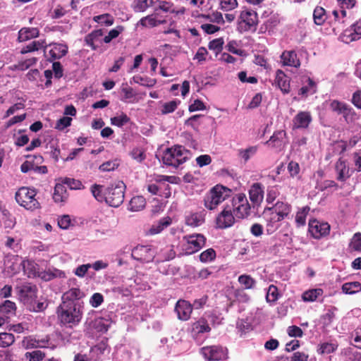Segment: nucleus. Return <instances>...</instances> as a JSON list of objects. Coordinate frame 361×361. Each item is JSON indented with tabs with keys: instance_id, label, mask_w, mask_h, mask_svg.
I'll return each instance as SVG.
<instances>
[{
	"instance_id": "22",
	"label": "nucleus",
	"mask_w": 361,
	"mask_h": 361,
	"mask_svg": "<svg viewBox=\"0 0 361 361\" xmlns=\"http://www.w3.org/2000/svg\"><path fill=\"white\" fill-rule=\"evenodd\" d=\"M249 195L253 204H259L264 198V188L261 183H255L249 190Z\"/></svg>"
},
{
	"instance_id": "34",
	"label": "nucleus",
	"mask_w": 361,
	"mask_h": 361,
	"mask_svg": "<svg viewBox=\"0 0 361 361\" xmlns=\"http://www.w3.org/2000/svg\"><path fill=\"white\" fill-rule=\"evenodd\" d=\"M210 330V326H209L207 322L204 319H201L194 322L191 326V331L194 334L209 332Z\"/></svg>"
},
{
	"instance_id": "55",
	"label": "nucleus",
	"mask_w": 361,
	"mask_h": 361,
	"mask_svg": "<svg viewBox=\"0 0 361 361\" xmlns=\"http://www.w3.org/2000/svg\"><path fill=\"white\" fill-rule=\"evenodd\" d=\"M179 103V101L176 100L164 103L162 105L161 114H167L173 112L177 109Z\"/></svg>"
},
{
	"instance_id": "63",
	"label": "nucleus",
	"mask_w": 361,
	"mask_h": 361,
	"mask_svg": "<svg viewBox=\"0 0 361 361\" xmlns=\"http://www.w3.org/2000/svg\"><path fill=\"white\" fill-rule=\"evenodd\" d=\"M287 334L290 337L301 338L303 335V331L300 327L293 325L288 327Z\"/></svg>"
},
{
	"instance_id": "54",
	"label": "nucleus",
	"mask_w": 361,
	"mask_h": 361,
	"mask_svg": "<svg viewBox=\"0 0 361 361\" xmlns=\"http://www.w3.org/2000/svg\"><path fill=\"white\" fill-rule=\"evenodd\" d=\"M342 114L348 123H352L359 118L354 109L350 107L348 105L345 109H344Z\"/></svg>"
},
{
	"instance_id": "64",
	"label": "nucleus",
	"mask_w": 361,
	"mask_h": 361,
	"mask_svg": "<svg viewBox=\"0 0 361 361\" xmlns=\"http://www.w3.org/2000/svg\"><path fill=\"white\" fill-rule=\"evenodd\" d=\"M353 162L355 165L354 171H361V149L355 152L353 154Z\"/></svg>"
},
{
	"instance_id": "33",
	"label": "nucleus",
	"mask_w": 361,
	"mask_h": 361,
	"mask_svg": "<svg viewBox=\"0 0 361 361\" xmlns=\"http://www.w3.org/2000/svg\"><path fill=\"white\" fill-rule=\"evenodd\" d=\"M146 205L145 199L142 196L133 197L129 203L128 209L131 212H140Z\"/></svg>"
},
{
	"instance_id": "48",
	"label": "nucleus",
	"mask_w": 361,
	"mask_h": 361,
	"mask_svg": "<svg viewBox=\"0 0 361 361\" xmlns=\"http://www.w3.org/2000/svg\"><path fill=\"white\" fill-rule=\"evenodd\" d=\"M46 356V354L40 350H35L32 352H27L25 357L29 361H42Z\"/></svg>"
},
{
	"instance_id": "35",
	"label": "nucleus",
	"mask_w": 361,
	"mask_h": 361,
	"mask_svg": "<svg viewBox=\"0 0 361 361\" xmlns=\"http://www.w3.org/2000/svg\"><path fill=\"white\" fill-rule=\"evenodd\" d=\"M94 22L97 23L99 26L109 27L114 24V18L108 13L96 16L93 17Z\"/></svg>"
},
{
	"instance_id": "10",
	"label": "nucleus",
	"mask_w": 361,
	"mask_h": 361,
	"mask_svg": "<svg viewBox=\"0 0 361 361\" xmlns=\"http://www.w3.org/2000/svg\"><path fill=\"white\" fill-rule=\"evenodd\" d=\"M229 206L236 218L243 219L250 214V206L245 194L239 193L234 196Z\"/></svg>"
},
{
	"instance_id": "45",
	"label": "nucleus",
	"mask_w": 361,
	"mask_h": 361,
	"mask_svg": "<svg viewBox=\"0 0 361 361\" xmlns=\"http://www.w3.org/2000/svg\"><path fill=\"white\" fill-rule=\"evenodd\" d=\"M130 121V118L124 113L118 114L111 118V123L113 126L122 127Z\"/></svg>"
},
{
	"instance_id": "14",
	"label": "nucleus",
	"mask_w": 361,
	"mask_h": 361,
	"mask_svg": "<svg viewBox=\"0 0 361 361\" xmlns=\"http://www.w3.org/2000/svg\"><path fill=\"white\" fill-rule=\"evenodd\" d=\"M155 250L150 245H137L131 252L133 259L142 262H149L155 256Z\"/></svg>"
},
{
	"instance_id": "17",
	"label": "nucleus",
	"mask_w": 361,
	"mask_h": 361,
	"mask_svg": "<svg viewBox=\"0 0 361 361\" xmlns=\"http://www.w3.org/2000/svg\"><path fill=\"white\" fill-rule=\"evenodd\" d=\"M361 37V18L346 29L340 37L342 42L350 43Z\"/></svg>"
},
{
	"instance_id": "41",
	"label": "nucleus",
	"mask_w": 361,
	"mask_h": 361,
	"mask_svg": "<svg viewBox=\"0 0 361 361\" xmlns=\"http://www.w3.org/2000/svg\"><path fill=\"white\" fill-rule=\"evenodd\" d=\"M15 342V336L13 334L7 332L0 333V348H8Z\"/></svg>"
},
{
	"instance_id": "27",
	"label": "nucleus",
	"mask_w": 361,
	"mask_h": 361,
	"mask_svg": "<svg viewBox=\"0 0 361 361\" xmlns=\"http://www.w3.org/2000/svg\"><path fill=\"white\" fill-rule=\"evenodd\" d=\"M39 31L36 27H23L18 32V40L25 42L39 36Z\"/></svg>"
},
{
	"instance_id": "58",
	"label": "nucleus",
	"mask_w": 361,
	"mask_h": 361,
	"mask_svg": "<svg viewBox=\"0 0 361 361\" xmlns=\"http://www.w3.org/2000/svg\"><path fill=\"white\" fill-rule=\"evenodd\" d=\"M71 118L68 116H63L57 121L55 128L59 130H63L66 128L71 126Z\"/></svg>"
},
{
	"instance_id": "24",
	"label": "nucleus",
	"mask_w": 361,
	"mask_h": 361,
	"mask_svg": "<svg viewBox=\"0 0 361 361\" xmlns=\"http://www.w3.org/2000/svg\"><path fill=\"white\" fill-rule=\"evenodd\" d=\"M275 84L283 94H288L290 92V79L281 70L276 71Z\"/></svg>"
},
{
	"instance_id": "60",
	"label": "nucleus",
	"mask_w": 361,
	"mask_h": 361,
	"mask_svg": "<svg viewBox=\"0 0 361 361\" xmlns=\"http://www.w3.org/2000/svg\"><path fill=\"white\" fill-rule=\"evenodd\" d=\"M238 44L235 40L228 42V43L226 45L228 51L237 54L238 56H243L244 54V51L240 49H238Z\"/></svg>"
},
{
	"instance_id": "30",
	"label": "nucleus",
	"mask_w": 361,
	"mask_h": 361,
	"mask_svg": "<svg viewBox=\"0 0 361 361\" xmlns=\"http://www.w3.org/2000/svg\"><path fill=\"white\" fill-rule=\"evenodd\" d=\"M204 222V214L199 212L190 213L185 216L186 225L191 227H197Z\"/></svg>"
},
{
	"instance_id": "9",
	"label": "nucleus",
	"mask_w": 361,
	"mask_h": 361,
	"mask_svg": "<svg viewBox=\"0 0 361 361\" xmlns=\"http://www.w3.org/2000/svg\"><path fill=\"white\" fill-rule=\"evenodd\" d=\"M206 243V238L200 233H194L183 236V250L186 255H192L202 249Z\"/></svg>"
},
{
	"instance_id": "2",
	"label": "nucleus",
	"mask_w": 361,
	"mask_h": 361,
	"mask_svg": "<svg viewBox=\"0 0 361 361\" xmlns=\"http://www.w3.org/2000/svg\"><path fill=\"white\" fill-rule=\"evenodd\" d=\"M81 310L82 308L61 302L57 310L59 319L62 324L73 327L81 320Z\"/></svg>"
},
{
	"instance_id": "47",
	"label": "nucleus",
	"mask_w": 361,
	"mask_h": 361,
	"mask_svg": "<svg viewBox=\"0 0 361 361\" xmlns=\"http://www.w3.org/2000/svg\"><path fill=\"white\" fill-rule=\"evenodd\" d=\"M310 211L309 207H304L300 209L295 216V222L298 226H304L306 222V216Z\"/></svg>"
},
{
	"instance_id": "44",
	"label": "nucleus",
	"mask_w": 361,
	"mask_h": 361,
	"mask_svg": "<svg viewBox=\"0 0 361 361\" xmlns=\"http://www.w3.org/2000/svg\"><path fill=\"white\" fill-rule=\"evenodd\" d=\"M154 0H137L133 4V9L135 12H143L147 8L152 6Z\"/></svg>"
},
{
	"instance_id": "28",
	"label": "nucleus",
	"mask_w": 361,
	"mask_h": 361,
	"mask_svg": "<svg viewBox=\"0 0 361 361\" xmlns=\"http://www.w3.org/2000/svg\"><path fill=\"white\" fill-rule=\"evenodd\" d=\"M16 303L11 300H5L0 305V315H3L7 319L16 314Z\"/></svg>"
},
{
	"instance_id": "31",
	"label": "nucleus",
	"mask_w": 361,
	"mask_h": 361,
	"mask_svg": "<svg viewBox=\"0 0 361 361\" xmlns=\"http://www.w3.org/2000/svg\"><path fill=\"white\" fill-rule=\"evenodd\" d=\"M42 48H44V54L47 55V46L46 44L45 41L44 40L32 41V42H30L25 47H24L21 49L20 53L23 54H27L29 52L38 51L39 49H40Z\"/></svg>"
},
{
	"instance_id": "16",
	"label": "nucleus",
	"mask_w": 361,
	"mask_h": 361,
	"mask_svg": "<svg viewBox=\"0 0 361 361\" xmlns=\"http://www.w3.org/2000/svg\"><path fill=\"white\" fill-rule=\"evenodd\" d=\"M336 179L341 182L347 180L354 173V169L350 168L347 160L340 158L335 164Z\"/></svg>"
},
{
	"instance_id": "53",
	"label": "nucleus",
	"mask_w": 361,
	"mask_h": 361,
	"mask_svg": "<svg viewBox=\"0 0 361 361\" xmlns=\"http://www.w3.org/2000/svg\"><path fill=\"white\" fill-rule=\"evenodd\" d=\"M224 44V41L223 38L220 37L211 41L209 43L208 47L210 50L215 51L217 54L221 51Z\"/></svg>"
},
{
	"instance_id": "29",
	"label": "nucleus",
	"mask_w": 361,
	"mask_h": 361,
	"mask_svg": "<svg viewBox=\"0 0 361 361\" xmlns=\"http://www.w3.org/2000/svg\"><path fill=\"white\" fill-rule=\"evenodd\" d=\"M172 222L169 216H166L161 219L159 221L155 223L149 228L148 233L151 235H155L161 233L164 229L171 225Z\"/></svg>"
},
{
	"instance_id": "61",
	"label": "nucleus",
	"mask_w": 361,
	"mask_h": 361,
	"mask_svg": "<svg viewBox=\"0 0 361 361\" xmlns=\"http://www.w3.org/2000/svg\"><path fill=\"white\" fill-rule=\"evenodd\" d=\"M338 348V345L334 343H324L320 345L321 353H331L335 351Z\"/></svg>"
},
{
	"instance_id": "51",
	"label": "nucleus",
	"mask_w": 361,
	"mask_h": 361,
	"mask_svg": "<svg viewBox=\"0 0 361 361\" xmlns=\"http://www.w3.org/2000/svg\"><path fill=\"white\" fill-rule=\"evenodd\" d=\"M110 324L109 320L101 318L95 320L94 326L98 331L106 332L108 331Z\"/></svg>"
},
{
	"instance_id": "5",
	"label": "nucleus",
	"mask_w": 361,
	"mask_h": 361,
	"mask_svg": "<svg viewBox=\"0 0 361 361\" xmlns=\"http://www.w3.org/2000/svg\"><path fill=\"white\" fill-rule=\"evenodd\" d=\"M35 189L22 187L16 192L15 198L19 205L28 210H35L40 207V204L35 198Z\"/></svg>"
},
{
	"instance_id": "62",
	"label": "nucleus",
	"mask_w": 361,
	"mask_h": 361,
	"mask_svg": "<svg viewBox=\"0 0 361 361\" xmlns=\"http://www.w3.org/2000/svg\"><path fill=\"white\" fill-rule=\"evenodd\" d=\"M118 166V163L116 160L114 161H108L103 163L99 166V169L102 171H111L114 170Z\"/></svg>"
},
{
	"instance_id": "49",
	"label": "nucleus",
	"mask_w": 361,
	"mask_h": 361,
	"mask_svg": "<svg viewBox=\"0 0 361 361\" xmlns=\"http://www.w3.org/2000/svg\"><path fill=\"white\" fill-rule=\"evenodd\" d=\"M279 290L274 285H270L268 288L266 300L268 302H274L279 298Z\"/></svg>"
},
{
	"instance_id": "52",
	"label": "nucleus",
	"mask_w": 361,
	"mask_h": 361,
	"mask_svg": "<svg viewBox=\"0 0 361 361\" xmlns=\"http://www.w3.org/2000/svg\"><path fill=\"white\" fill-rule=\"evenodd\" d=\"M238 6L237 0H220V8L224 11H229Z\"/></svg>"
},
{
	"instance_id": "37",
	"label": "nucleus",
	"mask_w": 361,
	"mask_h": 361,
	"mask_svg": "<svg viewBox=\"0 0 361 361\" xmlns=\"http://www.w3.org/2000/svg\"><path fill=\"white\" fill-rule=\"evenodd\" d=\"M313 19L316 25H323L326 20L325 9L321 6H317L313 12Z\"/></svg>"
},
{
	"instance_id": "38",
	"label": "nucleus",
	"mask_w": 361,
	"mask_h": 361,
	"mask_svg": "<svg viewBox=\"0 0 361 361\" xmlns=\"http://www.w3.org/2000/svg\"><path fill=\"white\" fill-rule=\"evenodd\" d=\"M323 290L321 288L308 290L303 293L302 298L305 302H314L322 295Z\"/></svg>"
},
{
	"instance_id": "25",
	"label": "nucleus",
	"mask_w": 361,
	"mask_h": 361,
	"mask_svg": "<svg viewBox=\"0 0 361 361\" xmlns=\"http://www.w3.org/2000/svg\"><path fill=\"white\" fill-rule=\"evenodd\" d=\"M317 92V84L311 79L307 78L305 81L303 82L302 87L298 91V94L302 97H307L309 95H312Z\"/></svg>"
},
{
	"instance_id": "36",
	"label": "nucleus",
	"mask_w": 361,
	"mask_h": 361,
	"mask_svg": "<svg viewBox=\"0 0 361 361\" xmlns=\"http://www.w3.org/2000/svg\"><path fill=\"white\" fill-rule=\"evenodd\" d=\"M92 195L98 202H106V197L107 195L106 188L104 185H94L92 189Z\"/></svg>"
},
{
	"instance_id": "23",
	"label": "nucleus",
	"mask_w": 361,
	"mask_h": 361,
	"mask_svg": "<svg viewBox=\"0 0 361 361\" xmlns=\"http://www.w3.org/2000/svg\"><path fill=\"white\" fill-rule=\"evenodd\" d=\"M281 59L283 66L295 68H298L300 66V61L294 51H284L281 56Z\"/></svg>"
},
{
	"instance_id": "19",
	"label": "nucleus",
	"mask_w": 361,
	"mask_h": 361,
	"mask_svg": "<svg viewBox=\"0 0 361 361\" xmlns=\"http://www.w3.org/2000/svg\"><path fill=\"white\" fill-rule=\"evenodd\" d=\"M192 311L191 304L184 300H179L176 305L175 312L177 313L178 318L182 321H187L190 319Z\"/></svg>"
},
{
	"instance_id": "12",
	"label": "nucleus",
	"mask_w": 361,
	"mask_h": 361,
	"mask_svg": "<svg viewBox=\"0 0 361 361\" xmlns=\"http://www.w3.org/2000/svg\"><path fill=\"white\" fill-rule=\"evenodd\" d=\"M233 207L226 204L223 210L216 218V226L220 229H225L231 227L235 221L234 214L232 211Z\"/></svg>"
},
{
	"instance_id": "18",
	"label": "nucleus",
	"mask_w": 361,
	"mask_h": 361,
	"mask_svg": "<svg viewBox=\"0 0 361 361\" xmlns=\"http://www.w3.org/2000/svg\"><path fill=\"white\" fill-rule=\"evenodd\" d=\"M312 121V117L310 111H299L293 119V126L294 129H305Z\"/></svg>"
},
{
	"instance_id": "26",
	"label": "nucleus",
	"mask_w": 361,
	"mask_h": 361,
	"mask_svg": "<svg viewBox=\"0 0 361 361\" xmlns=\"http://www.w3.org/2000/svg\"><path fill=\"white\" fill-rule=\"evenodd\" d=\"M68 197V194L65 185L63 183H56L53 194V200L54 202L56 203L65 202L67 201Z\"/></svg>"
},
{
	"instance_id": "13",
	"label": "nucleus",
	"mask_w": 361,
	"mask_h": 361,
	"mask_svg": "<svg viewBox=\"0 0 361 361\" xmlns=\"http://www.w3.org/2000/svg\"><path fill=\"white\" fill-rule=\"evenodd\" d=\"M201 354L206 360L217 361L227 357V349L219 345L205 346L201 348Z\"/></svg>"
},
{
	"instance_id": "56",
	"label": "nucleus",
	"mask_w": 361,
	"mask_h": 361,
	"mask_svg": "<svg viewBox=\"0 0 361 361\" xmlns=\"http://www.w3.org/2000/svg\"><path fill=\"white\" fill-rule=\"evenodd\" d=\"M238 282L247 289L252 288L255 286V280L248 275H241L238 277Z\"/></svg>"
},
{
	"instance_id": "57",
	"label": "nucleus",
	"mask_w": 361,
	"mask_h": 361,
	"mask_svg": "<svg viewBox=\"0 0 361 361\" xmlns=\"http://www.w3.org/2000/svg\"><path fill=\"white\" fill-rule=\"evenodd\" d=\"M61 276H64V273L61 271L55 269L54 271H50V270L45 271L43 274V276H42V278L43 279H44L45 281H51L54 278L61 277Z\"/></svg>"
},
{
	"instance_id": "39",
	"label": "nucleus",
	"mask_w": 361,
	"mask_h": 361,
	"mask_svg": "<svg viewBox=\"0 0 361 361\" xmlns=\"http://www.w3.org/2000/svg\"><path fill=\"white\" fill-rule=\"evenodd\" d=\"M124 30L123 26L118 25L115 28L111 29L109 31L108 34L105 35L102 39L100 40L101 42H104L106 44L110 43L113 39L117 38L121 33Z\"/></svg>"
},
{
	"instance_id": "6",
	"label": "nucleus",
	"mask_w": 361,
	"mask_h": 361,
	"mask_svg": "<svg viewBox=\"0 0 361 361\" xmlns=\"http://www.w3.org/2000/svg\"><path fill=\"white\" fill-rule=\"evenodd\" d=\"M259 23L257 12L252 9H244L240 11L238 18V30L245 32L250 30L255 31Z\"/></svg>"
},
{
	"instance_id": "3",
	"label": "nucleus",
	"mask_w": 361,
	"mask_h": 361,
	"mask_svg": "<svg viewBox=\"0 0 361 361\" xmlns=\"http://www.w3.org/2000/svg\"><path fill=\"white\" fill-rule=\"evenodd\" d=\"M231 190L222 185H216L204 197V206L209 210L214 209L231 195Z\"/></svg>"
},
{
	"instance_id": "43",
	"label": "nucleus",
	"mask_w": 361,
	"mask_h": 361,
	"mask_svg": "<svg viewBox=\"0 0 361 361\" xmlns=\"http://www.w3.org/2000/svg\"><path fill=\"white\" fill-rule=\"evenodd\" d=\"M349 249L352 251L361 252V233H355L349 243Z\"/></svg>"
},
{
	"instance_id": "32",
	"label": "nucleus",
	"mask_w": 361,
	"mask_h": 361,
	"mask_svg": "<svg viewBox=\"0 0 361 361\" xmlns=\"http://www.w3.org/2000/svg\"><path fill=\"white\" fill-rule=\"evenodd\" d=\"M157 14L154 13L144 17L140 20L139 23L144 27H152L166 23L164 19H159L157 18Z\"/></svg>"
},
{
	"instance_id": "8",
	"label": "nucleus",
	"mask_w": 361,
	"mask_h": 361,
	"mask_svg": "<svg viewBox=\"0 0 361 361\" xmlns=\"http://www.w3.org/2000/svg\"><path fill=\"white\" fill-rule=\"evenodd\" d=\"M125 189L126 185L122 181H118L106 188V204L114 207H119L124 200Z\"/></svg>"
},
{
	"instance_id": "40",
	"label": "nucleus",
	"mask_w": 361,
	"mask_h": 361,
	"mask_svg": "<svg viewBox=\"0 0 361 361\" xmlns=\"http://www.w3.org/2000/svg\"><path fill=\"white\" fill-rule=\"evenodd\" d=\"M257 152V146H251L246 149H240L238 150V154L240 158L247 161L252 157H253Z\"/></svg>"
},
{
	"instance_id": "4",
	"label": "nucleus",
	"mask_w": 361,
	"mask_h": 361,
	"mask_svg": "<svg viewBox=\"0 0 361 361\" xmlns=\"http://www.w3.org/2000/svg\"><path fill=\"white\" fill-rule=\"evenodd\" d=\"M190 152L182 146L168 149L164 154L163 162L169 166L178 167L190 158Z\"/></svg>"
},
{
	"instance_id": "50",
	"label": "nucleus",
	"mask_w": 361,
	"mask_h": 361,
	"mask_svg": "<svg viewBox=\"0 0 361 361\" xmlns=\"http://www.w3.org/2000/svg\"><path fill=\"white\" fill-rule=\"evenodd\" d=\"M215 257L216 252L212 248H209L200 255V260L204 263L212 262Z\"/></svg>"
},
{
	"instance_id": "21",
	"label": "nucleus",
	"mask_w": 361,
	"mask_h": 361,
	"mask_svg": "<svg viewBox=\"0 0 361 361\" xmlns=\"http://www.w3.org/2000/svg\"><path fill=\"white\" fill-rule=\"evenodd\" d=\"M49 47V54L45 55L49 61L59 59L68 52V47L63 44L53 43Z\"/></svg>"
},
{
	"instance_id": "42",
	"label": "nucleus",
	"mask_w": 361,
	"mask_h": 361,
	"mask_svg": "<svg viewBox=\"0 0 361 361\" xmlns=\"http://www.w3.org/2000/svg\"><path fill=\"white\" fill-rule=\"evenodd\" d=\"M342 290L345 294H354L361 290V283L357 281L345 283L342 286Z\"/></svg>"
},
{
	"instance_id": "7",
	"label": "nucleus",
	"mask_w": 361,
	"mask_h": 361,
	"mask_svg": "<svg viewBox=\"0 0 361 361\" xmlns=\"http://www.w3.org/2000/svg\"><path fill=\"white\" fill-rule=\"evenodd\" d=\"M76 282L77 280L74 278L68 280V284L71 288L63 294L62 302L82 308L83 304L82 299L85 296V294L78 287H74Z\"/></svg>"
},
{
	"instance_id": "15",
	"label": "nucleus",
	"mask_w": 361,
	"mask_h": 361,
	"mask_svg": "<svg viewBox=\"0 0 361 361\" xmlns=\"http://www.w3.org/2000/svg\"><path fill=\"white\" fill-rule=\"evenodd\" d=\"M330 231V226L326 222H320L316 219L310 221L309 232L315 239L327 235Z\"/></svg>"
},
{
	"instance_id": "59",
	"label": "nucleus",
	"mask_w": 361,
	"mask_h": 361,
	"mask_svg": "<svg viewBox=\"0 0 361 361\" xmlns=\"http://www.w3.org/2000/svg\"><path fill=\"white\" fill-rule=\"evenodd\" d=\"M107 348V343L106 340L101 341L98 344L92 348V353L96 354L97 356L104 354Z\"/></svg>"
},
{
	"instance_id": "20",
	"label": "nucleus",
	"mask_w": 361,
	"mask_h": 361,
	"mask_svg": "<svg viewBox=\"0 0 361 361\" xmlns=\"http://www.w3.org/2000/svg\"><path fill=\"white\" fill-rule=\"evenodd\" d=\"M286 133L284 130L275 132L266 142L269 147L277 151L281 150L286 145Z\"/></svg>"
},
{
	"instance_id": "1",
	"label": "nucleus",
	"mask_w": 361,
	"mask_h": 361,
	"mask_svg": "<svg viewBox=\"0 0 361 361\" xmlns=\"http://www.w3.org/2000/svg\"><path fill=\"white\" fill-rule=\"evenodd\" d=\"M291 207L288 203L278 201L273 207L265 209L264 215L267 221V231L273 233L279 227L278 223L284 219L290 212Z\"/></svg>"
},
{
	"instance_id": "46",
	"label": "nucleus",
	"mask_w": 361,
	"mask_h": 361,
	"mask_svg": "<svg viewBox=\"0 0 361 361\" xmlns=\"http://www.w3.org/2000/svg\"><path fill=\"white\" fill-rule=\"evenodd\" d=\"M48 341L45 340H36L35 338H26L23 343H25L26 348H36L38 347L43 348L47 343Z\"/></svg>"
},
{
	"instance_id": "11",
	"label": "nucleus",
	"mask_w": 361,
	"mask_h": 361,
	"mask_svg": "<svg viewBox=\"0 0 361 361\" xmlns=\"http://www.w3.org/2000/svg\"><path fill=\"white\" fill-rule=\"evenodd\" d=\"M19 299L24 305H30L37 299V287L31 283H24L16 287Z\"/></svg>"
}]
</instances>
